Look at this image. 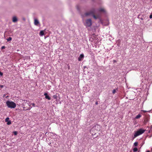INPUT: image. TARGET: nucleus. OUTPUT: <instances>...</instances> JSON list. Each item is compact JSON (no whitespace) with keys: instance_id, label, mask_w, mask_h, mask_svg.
<instances>
[{"instance_id":"9","label":"nucleus","mask_w":152,"mask_h":152,"mask_svg":"<svg viewBox=\"0 0 152 152\" xmlns=\"http://www.w3.org/2000/svg\"><path fill=\"white\" fill-rule=\"evenodd\" d=\"M12 21L13 22H16L18 21V19L17 17L15 16H14L12 17Z\"/></svg>"},{"instance_id":"1","label":"nucleus","mask_w":152,"mask_h":152,"mask_svg":"<svg viewBox=\"0 0 152 152\" xmlns=\"http://www.w3.org/2000/svg\"><path fill=\"white\" fill-rule=\"evenodd\" d=\"M105 12V11L104 9L103 8L100 9L98 10H96L94 9H93L89 13H86L85 14V16L93 15L94 18L95 19H96L98 17H97L95 16L94 14H96L97 12Z\"/></svg>"},{"instance_id":"5","label":"nucleus","mask_w":152,"mask_h":152,"mask_svg":"<svg viewBox=\"0 0 152 152\" xmlns=\"http://www.w3.org/2000/svg\"><path fill=\"white\" fill-rule=\"evenodd\" d=\"M21 102L22 103L23 105V106L25 105L24 104H23L24 103H26V102H28V103H27V104L28 105L29 107L31 106V105H32V106L34 107H35V104L34 103H32L31 104H30L29 102H28V101H27V100H22Z\"/></svg>"},{"instance_id":"15","label":"nucleus","mask_w":152,"mask_h":152,"mask_svg":"<svg viewBox=\"0 0 152 152\" xmlns=\"http://www.w3.org/2000/svg\"><path fill=\"white\" fill-rule=\"evenodd\" d=\"M137 150H138L137 148L136 147L134 148L133 149V151L135 152L137 151Z\"/></svg>"},{"instance_id":"21","label":"nucleus","mask_w":152,"mask_h":152,"mask_svg":"<svg viewBox=\"0 0 152 152\" xmlns=\"http://www.w3.org/2000/svg\"><path fill=\"white\" fill-rule=\"evenodd\" d=\"M14 134L15 135H16L17 134V132L16 131H15L14 132Z\"/></svg>"},{"instance_id":"18","label":"nucleus","mask_w":152,"mask_h":152,"mask_svg":"<svg viewBox=\"0 0 152 152\" xmlns=\"http://www.w3.org/2000/svg\"><path fill=\"white\" fill-rule=\"evenodd\" d=\"M138 145V143L137 142H135L134 144V146H136Z\"/></svg>"},{"instance_id":"12","label":"nucleus","mask_w":152,"mask_h":152,"mask_svg":"<svg viewBox=\"0 0 152 152\" xmlns=\"http://www.w3.org/2000/svg\"><path fill=\"white\" fill-rule=\"evenodd\" d=\"M141 117V115L140 114H139L137 115L135 117V119H138L140 118Z\"/></svg>"},{"instance_id":"25","label":"nucleus","mask_w":152,"mask_h":152,"mask_svg":"<svg viewBox=\"0 0 152 152\" xmlns=\"http://www.w3.org/2000/svg\"><path fill=\"white\" fill-rule=\"evenodd\" d=\"M149 17L150 18H152V14L150 15Z\"/></svg>"},{"instance_id":"28","label":"nucleus","mask_w":152,"mask_h":152,"mask_svg":"<svg viewBox=\"0 0 152 152\" xmlns=\"http://www.w3.org/2000/svg\"><path fill=\"white\" fill-rule=\"evenodd\" d=\"M142 111H143L144 112H146V111L145 110H143Z\"/></svg>"},{"instance_id":"4","label":"nucleus","mask_w":152,"mask_h":152,"mask_svg":"<svg viewBox=\"0 0 152 152\" xmlns=\"http://www.w3.org/2000/svg\"><path fill=\"white\" fill-rule=\"evenodd\" d=\"M92 24L91 20V19L86 20L84 23L85 26L86 27H88L91 26Z\"/></svg>"},{"instance_id":"10","label":"nucleus","mask_w":152,"mask_h":152,"mask_svg":"<svg viewBox=\"0 0 152 152\" xmlns=\"http://www.w3.org/2000/svg\"><path fill=\"white\" fill-rule=\"evenodd\" d=\"M95 127L97 131L98 130H99L101 129V126L97 124L95 126Z\"/></svg>"},{"instance_id":"2","label":"nucleus","mask_w":152,"mask_h":152,"mask_svg":"<svg viewBox=\"0 0 152 152\" xmlns=\"http://www.w3.org/2000/svg\"><path fill=\"white\" fill-rule=\"evenodd\" d=\"M145 131V130L142 129H140L137 131H135L134 135L133 138L134 139L138 136H139L143 133Z\"/></svg>"},{"instance_id":"29","label":"nucleus","mask_w":152,"mask_h":152,"mask_svg":"<svg viewBox=\"0 0 152 152\" xmlns=\"http://www.w3.org/2000/svg\"><path fill=\"white\" fill-rule=\"evenodd\" d=\"M146 152H150V151H146Z\"/></svg>"},{"instance_id":"23","label":"nucleus","mask_w":152,"mask_h":152,"mask_svg":"<svg viewBox=\"0 0 152 152\" xmlns=\"http://www.w3.org/2000/svg\"><path fill=\"white\" fill-rule=\"evenodd\" d=\"M5 48V46H2L1 47V49H4V48Z\"/></svg>"},{"instance_id":"7","label":"nucleus","mask_w":152,"mask_h":152,"mask_svg":"<svg viewBox=\"0 0 152 152\" xmlns=\"http://www.w3.org/2000/svg\"><path fill=\"white\" fill-rule=\"evenodd\" d=\"M84 57V55L83 54H81L79 57L78 58V60L79 61H81L82 60V59H83Z\"/></svg>"},{"instance_id":"24","label":"nucleus","mask_w":152,"mask_h":152,"mask_svg":"<svg viewBox=\"0 0 152 152\" xmlns=\"http://www.w3.org/2000/svg\"><path fill=\"white\" fill-rule=\"evenodd\" d=\"M3 87H4L3 85H0V87L1 88H2Z\"/></svg>"},{"instance_id":"22","label":"nucleus","mask_w":152,"mask_h":152,"mask_svg":"<svg viewBox=\"0 0 152 152\" xmlns=\"http://www.w3.org/2000/svg\"><path fill=\"white\" fill-rule=\"evenodd\" d=\"M44 96H47V95H48V94L46 93H45L44 94Z\"/></svg>"},{"instance_id":"3","label":"nucleus","mask_w":152,"mask_h":152,"mask_svg":"<svg viewBox=\"0 0 152 152\" xmlns=\"http://www.w3.org/2000/svg\"><path fill=\"white\" fill-rule=\"evenodd\" d=\"M6 104L8 107L11 108H14L16 106V104L12 101H7L6 102Z\"/></svg>"},{"instance_id":"11","label":"nucleus","mask_w":152,"mask_h":152,"mask_svg":"<svg viewBox=\"0 0 152 152\" xmlns=\"http://www.w3.org/2000/svg\"><path fill=\"white\" fill-rule=\"evenodd\" d=\"M44 31H41L39 33V35L41 36H42L44 35Z\"/></svg>"},{"instance_id":"16","label":"nucleus","mask_w":152,"mask_h":152,"mask_svg":"<svg viewBox=\"0 0 152 152\" xmlns=\"http://www.w3.org/2000/svg\"><path fill=\"white\" fill-rule=\"evenodd\" d=\"M53 97L54 99H57V96L56 95H54L53 96Z\"/></svg>"},{"instance_id":"8","label":"nucleus","mask_w":152,"mask_h":152,"mask_svg":"<svg viewBox=\"0 0 152 152\" xmlns=\"http://www.w3.org/2000/svg\"><path fill=\"white\" fill-rule=\"evenodd\" d=\"M39 24V22L38 20L36 18L34 19V24L36 26H38Z\"/></svg>"},{"instance_id":"32","label":"nucleus","mask_w":152,"mask_h":152,"mask_svg":"<svg viewBox=\"0 0 152 152\" xmlns=\"http://www.w3.org/2000/svg\"><path fill=\"white\" fill-rule=\"evenodd\" d=\"M151 150H152V148Z\"/></svg>"},{"instance_id":"30","label":"nucleus","mask_w":152,"mask_h":152,"mask_svg":"<svg viewBox=\"0 0 152 152\" xmlns=\"http://www.w3.org/2000/svg\"><path fill=\"white\" fill-rule=\"evenodd\" d=\"M114 62H115L116 61L115 60H114L113 61Z\"/></svg>"},{"instance_id":"31","label":"nucleus","mask_w":152,"mask_h":152,"mask_svg":"<svg viewBox=\"0 0 152 152\" xmlns=\"http://www.w3.org/2000/svg\"><path fill=\"white\" fill-rule=\"evenodd\" d=\"M141 20H143V19H142V18H141Z\"/></svg>"},{"instance_id":"19","label":"nucleus","mask_w":152,"mask_h":152,"mask_svg":"<svg viewBox=\"0 0 152 152\" xmlns=\"http://www.w3.org/2000/svg\"><path fill=\"white\" fill-rule=\"evenodd\" d=\"M32 107H31L30 108H29L28 109H26L25 107H23V110H30L31 108Z\"/></svg>"},{"instance_id":"27","label":"nucleus","mask_w":152,"mask_h":152,"mask_svg":"<svg viewBox=\"0 0 152 152\" xmlns=\"http://www.w3.org/2000/svg\"><path fill=\"white\" fill-rule=\"evenodd\" d=\"M95 104H98V103L97 102H96Z\"/></svg>"},{"instance_id":"6","label":"nucleus","mask_w":152,"mask_h":152,"mask_svg":"<svg viewBox=\"0 0 152 152\" xmlns=\"http://www.w3.org/2000/svg\"><path fill=\"white\" fill-rule=\"evenodd\" d=\"M5 121L6 122H7V124L8 125H10L11 123V121L9 120V118L8 117L7 118Z\"/></svg>"},{"instance_id":"20","label":"nucleus","mask_w":152,"mask_h":152,"mask_svg":"<svg viewBox=\"0 0 152 152\" xmlns=\"http://www.w3.org/2000/svg\"><path fill=\"white\" fill-rule=\"evenodd\" d=\"M115 92H116V90H115V89H113V92H113V94H114L115 93Z\"/></svg>"},{"instance_id":"14","label":"nucleus","mask_w":152,"mask_h":152,"mask_svg":"<svg viewBox=\"0 0 152 152\" xmlns=\"http://www.w3.org/2000/svg\"><path fill=\"white\" fill-rule=\"evenodd\" d=\"M45 98L49 100H50L51 99L50 97L48 95L47 96H45Z\"/></svg>"},{"instance_id":"13","label":"nucleus","mask_w":152,"mask_h":152,"mask_svg":"<svg viewBox=\"0 0 152 152\" xmlns=\"http://www.w3.org/2000/svg\"><path fill=\"white\" fill-rule=\"evenodd\" d=\"M60 98H59L58 99L57 98V99H56V102H57V104L59 102L60 104L61 103V102H60Z\"/></svg>"},{"instance_id":"26","label":"nucleus","mask_w":152,"mask_h":152,"mask_svg":"<svg viewBox=\"0 0 152 152\" xmlns=\"http://www.w3.org/2000/svg\"><path fill=\"white\" fill-rule=\"evenodd\" d=\"M0 75H3V73L1 72H0Z\"/></svg>"},{"instance_id":"17","label":"nucleus","mask_w":152,"mask_h":152,"mask_svg":"<svg viewBox=\"0 0 152 152\" xmlns=\"http://www.w3.org/2000/svg\"><path fill=\"white\" fill-rule=\"evenodd\" d=\"M7 39V41H11L12 40V38L11 37H9Z\"/></svg>"}]
</instances>
